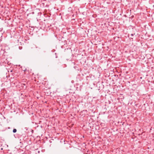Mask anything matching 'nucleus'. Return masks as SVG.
Instances as JSON below:
<instances>
[{
  "label": "nucleus",
  "mask_w": 154,
  "mask_h": 154,
  "mask_svg": "<svg viewBox=\"0 0 154 154\" xmlns=\"http://www.w3.org/2000/svg\"><path fill=\"white\" fill-rule=\"evenodd\" d=\"M22 85H26V84H24V83H23V84H22Z\"/></svg>",
  "instance_id": "7ed1b4c3"
},
{
  "label": "nucleus",
  "mask_w": 154,
  "mask_h": 154,
  "mask_svg": "<svg viewBox=\"0 0 154 154\" xmlns=\"http://www.w3.org/2000/svg\"><path fill=\"white\" fill-rule=\"evenodd\" d=\"M131 35L132 36H133V35H133V34H131Z\"/></svg>",
  "instance_id": "39448f33"
},
{
  "label": "nucleus",
  "mask_w": 154,
  "mask_h": 154,
  "mask_svg": "<svg viewBox=\"0 0 154 154\" xmlns=\"http://www.w3.org/2000/svg\"><path fill=\"white\" fill-rule=\"evenodd\" d=\"M38 153H39L40 152V151H38Z\"/></svg>",
  "instance_id": "423d86ee"
},
{
  "label": "nucleus",
  "mask_w": 154,
  "mask_h": 154,
  "mask_svg": "<svg viewBox=\"0 0 154 154\" xmlns=\"http://www.w3.org/2000/svg\"><path fill=\"white\" fill-rule=\"evenodd\" d=\"M24 129H25V130L26 131H27L28 130V128H26H26H24Z\"/></svg>",
  "instance_id": "f03ea898"
},
{
  "label": "nucleus",
  "mask_w": 154,
  "mask_h": 154,
  "mask_svg": "<svg viewBox=\"0 0 154 154\" xmlns=\"http://www.w3.org/2000/svg\"><path fill=\"white\" fill-rule=\"evenodd\" d=\"M8 129H10V128L8 127Z\"/></svg>",
  "instance_id": "6e6552de"
},
{
  "label": "nucleus",
  "mask_w": 154,
  "mask_h": 154,
  "mask_svg": "<svg viewBox=\"0 0 154 154\" xmlns=\"http://www.w3.org/2000/svg\"><path fill=\"white\" fill-rule=\"evenodd\" d=\"M13 71V70H10V72H12Z\"/></svg>",
  "instance_id": "20e7f679"
},
{
  "label": "nucleus",
  "mask_w": 154,
  "mask_h": 154,
  "mask_svg": "<svg viewBox=\"0 0 154 154\" xmlns=\"http://www.w3.org/2000/svg\"><path fill=\"white\" fill-rule=\"evenodd\" d=\"M17 131V129L15 128L13 130V132L14 133H15Z\"/></svg>",
  "instance_id": "f257e3e1"
},
{
  "label": "nucleus",
  "mask_w": 154,
  "mask_h": 154,
  "mask_svg": "<svg viewBox=\"0 0 154 154\" xmlns=\"http://www.w3.org/2000/svg\"><path fill=\"white\" fill-rule=\"evenodd\" d=\"M140 79H142V77H140Z\"/></svg>",
  "instance_id": "0eeeda50"
}]
</instances>
